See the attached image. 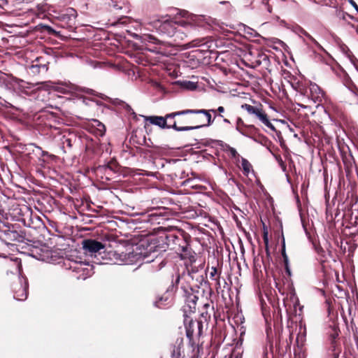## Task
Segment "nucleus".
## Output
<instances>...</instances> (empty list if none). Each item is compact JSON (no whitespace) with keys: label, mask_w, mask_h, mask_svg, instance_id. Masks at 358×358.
I'll return each mask as SVG.
<instances>
[{"label":"nucleus","mask_w":358,"mask_h":358,"mask_svg":"<svg viewBox=\"0 0 358 358\" xmlns=\"http://www.w3.org/2000/svg\"><path fill=\"white\" fill-rule=\"evenodd\" d=\"M162 232L157 236H152L142 241L136 251L132 250L125 254L114 251L110 252V254L116 262H120L129 264L143 259L149 254L166 251L169 248L166 228L162 227Z\"/></svg>","instance_id":"obj_1"},{"label":"nucleus","mask_w":358,"mask_h":358,"mask_svg":"<svg viewBox=\"0 0 358 358\" xmlns=\"http://www.w3.org/2000/svg\"><path fill=\"white\" fill-rule=\"evenodd\" d=\"M169 248L174 250L182 259H189L191 263L196 262L195 252L189 246L190 235L182 229L166 228Z\"/></svg>","instance_id":"obj_2"},{"label":"nucleus","mask_w":358,"mask_h":358,"mask_svg":"<svg viewBox=\"0 0 358 358\" xmlns=\"http://www.w3.org/2000/svg\"><path fill=\"white\" fill-rule=\"evenodd\" d=\"M176 115H195L191 116L187 124L191 125L178 126L177 122L174 121L173 124V129L178 131H189L196 129H199L203 127H209L214 122L210 110L206 109L194 110L187 109L180 111H177Z\"/></svg>","instance_id":"obj_3"},{"label":"nucleus","mask_w":358,"mask_h":358,"mask_svg":"<svg viewBox=\"0 0 358 358\" xmlns=\"http://www.w3.org/2000/svg\"><path fill=\"white\" fill-rule=\"evenodd\" d=\"M182 17H186V20L178 21V24L174 31V36L171 38L176 45H180L181 43L187 38L191 29L196 27H205L206 25L203 16L189 14L184 11Z\"/></svg>","instance_id":"obj_4"},{"label":"nucleus","mask_w":358,"mask_h":358,"mask_svg":"<svg viewBox=\"0 0 358 358\" xmlns=\"http://www.w3.org/2000/svg\"><path fill=\"white\" fill-rule=\"evenodd\" d=\"M150 13V9L148 6L145 10L146 17L144 19V24L157 29L161 34L171 38L174 36V31L178 22L170 20L168 15L151 17Z\"/></svg>","instance_id":"obj_5"},{"label":"nucleus","mask_w":358,"mask_h":358,"mask_svg":"<svg viewBox=\"0 0 358 358\" xmlns=\"http://www.w3.org/2000/svg\"><path fill=\"white\" fill-rule=\"evenodd\" d=\"M184 324L186 330V336L189 339V343L192 348L194 357H198L199 348L194 341V336L200 337L203 331V323L201 321L193 320L189 317L184 318Z\"/></svg>","instance_id":"obj_6"},{"label":"nucleus","mask_w":358,"mask_h":358,"mask_svg":"<svg viewBox=\"0 0 358 358\" xmlns=\"http://www.w3.org/2000/svg\"><path fill=\"white\" fill-rule=\"evenodd\" d=\"M50 59V57L48 55L36 57L31 62V64L29 66V73L34 76L40 73H46L49 68Z\"/></svg>","instance_id":"obj_7"},{"label":"nucleus","mask_w":358,"mask_h":358,"mask_svg":"<svg viewBox=\"0 0 358 358\" xmlns=\"http://www.w3.org/2000/svg\"><path fill=\"white\" fill-rule=\"evenodd\" d=\"M185 305L183 306L184 317H189L187 313H194L196 310V302L199 297L195 294L192 288L189 289H184Z\"/></svg>","instance_id":"obj_8"},{"label":"nucleus","mask_w":358,"mask_h":358,"mask_svg":"<svg viewBox=\"0 0 358 358\" xmlns=\"http://www.w3.org/2000/svg\"><path fill=\"white\" fill-rule=\"evenodd\" d=\"M120 169L121 166L119 163L115 159H111L106 164L96 166L94 169V172L97 176L106 175V179L109 180L112 173L120 172Z\"/></svg>","instance_id":"obj_9"},{"label":"nucleus","mask_w":358,"mask_h":358,"mask_svg":"<svg viewBox=\"0 0 358 358\" xmlns=\"http://www.w3.org/2000/svg\"><path fill=\"white\" fill-rule=\"evenodd\" d=\"M176 112L166 114L165 117L162 116H143L145 121L149 122L152 124L157 125L162 129H170L173 128L171 126L173 124H167L168 120H173L176 116H179V115H175Z\"/></svg>","instance_id":"obj_10"},{"label":"nucleus","mask_w":358,"mask_h":358,"mask_svg":"<svg viewBox=\"0 0 358 358\" xmlns=\"http://www.w3.org/2000/svg\"><path fill=\"white\" fill-rule=\"evenodd\" d=\"M307 96L315 103L320 105L325 98V92L315 83H310Z\"/></svg>","instance_id":"obj_11"},{"label":"nucleus","mask_w":358,"mask_h":358,"mask_svg":"<svg viewBox=\"0 0 358 358\" xmlns=\"http://www.w3.org/2000/svg\"><path fill=\"white\" fill-rule=\"evenodd\" d=\"M76 17L77 11L74 8H68L59 15V19L66 26L71 27L75 24Z\"/></svg>","instance_id":"obj_12"},{"label":"nucleus","mask_w":358,"mask_h":358,"mask_svg":"<svg viewBox=\"0 0 358 358\" xmlns=\"http://www.w3.org/2000/svg\"><path fill=\"white\" fill-rule=\"evenodd\" d=\"M14 298L18 301H24L28 295V287L21 282L13 284Z\"/></svg>","instance_id":"obj_13"},{"label":"nucleus","mask_w":358,"mask_h":358,"mask_svg":"<svg viewBox=\"0 0 358 358\" xmlns=\"http://www.w3.org/2000/svg\"><path fill=\"white\" fill-rule=\"evenodd\" d=\"M83 245L84 250L92 253L99 252L104 248L101 242L92 239L84 240Z\"/></svg>","instance_id":"obj_14"},{"label":"nucleus","mask_w":358,"mask_h":358,"mask_svg":"<svg viewBox=\"0 0 358 358\" xmlns=\"http://www.w3.org/2000/svg\"><path fill=\"white\" fill-rule=\"evenodd\" d=\"M143 217H144V221L150 222L152 224H160L169 218V216L157 215L153 213L143 214Z\"/></svg>","instance_id":"obj_15"},{"label":"nucleus","mask_w":358,"mask_h":358,"mask_svg":"<svg viewBox=\"0 0 358 358\" xmlns=\"http://www.w3.org/2000/svg\"><path fill=\"white\" fill-rule=\"evenodd\" d=\"M236 129L244 136H248V131H255V127L253 125H245L243 120L241 117H238L236 120Z\"/></svg>","instance_id":"obj_16"},{"label":"nucleus","mask_w":358,"mask_h":358,"mask_svg":"<svg viewBox=\"0 0 358 358\" xmlns=\"http://www.w3.org/2000/svg\"><path fill=\"white\" fill-rule=\"evenodd\" d=\"M255 115L266 126L269 128L274 129V127L268 120L267 114L263 110L262 105H260V108L258 109V112H257Z\"/></svg>","instance_id":"obj_17"},{"label":"nucleus","mask_w":358,"mask_h":358,"mask_svg":"<svg viewBox=\"0 0 358 358\" xmlns=\"http://www.w3.org/2000/svg\"><path fill=\"white\" fill-rule=\"evenodd\" d=\"M76 141V138L75 136L68 134L67 136L63 135L61 138V142L62 143V148L64 150V152H66V150H64L65 148H68L71 149L73 146V143H74Z\"/></svg>","instance_id":"obj_18"},{"label":"nucleus","mask_w":358,"mask_h":358,"mask_svg":"<svg viewBox=\"0 0 358 358\" xmlns=\"http://www.w3.org/2000/svg\"><path fill=\"white\" fill-rule=\"evenodd\" d=\"M208 110H210V113H213L214 117H213V119H214V120L216 119L217 117H219L223 118V122H224L227 123V124H231V122L228 119L224 118V113L225 112L224 107L219 106L216 109H213H213H208Z\"/></svg>","instance_id":"obj_19"},{"label":"nucleus","mask_w":358,"mask_h":358,"mask_svg":"<svg viewBox=\"0 0 358 358\" xmlns=\"http://www.w3.org/2000/svg\"><path fill=\"white\" fill-rule=\"evenodd\" d=\"M342 351L341 344L334 343L333 346H330L328 352V358H338Z\"/></svg>","instance_id":"obj_20"},{"label":"nucleus","mask_w":358,"mask_h":358,"mask_svg":"<svg viewBox=\"0 0 358 358\" xmlns=\"http://www.w3.org/2000/svg\"><path fill=\"white\" fill-rule=\"evenodd\" d=\"M153 213L155 215H163V216H169L170 211L169 209L165 207H157L152 208L147 210L145 214Z\"/></svg>","instance_id":"obj_21"},{"label":"nucleus","mask_w":358,"mask_h":358,"mask_svg":"<svg viewBox=\"0 0 358 358\" xmlns=\"http://www.w3.org/2000/svg\"><path fill=\"white\" fill-rule=\"evenodd\" d=\"M83 266H87V264H85L83 262H73L71 264L69 265V268L72 269L73 272L77 273H82V275H85V271L87 269L84 268Z\"/></svg>","instance_id":"obj_22"},{"label":"nucleus","mask_w":358,"mask_h":358,"mask_svg":"<svg viewBox=\"0 0 358 358\" xmlns=\"http://www.w3.org/2000/svg\"><path fill=\"white\" fill-rule=\"evenodd\" d=\"M262 234L266 257L269 259L271 256V252L268 246V231L267 227L264 224H263Z\"/></svg>","instance_id":"obj_23"},{"label":"nucleus","mask_w":358,"mask_h":358,"mask_svg":"<svg viewBox=\"0 0 358 358\" xmlns=\"http://www.w3.org/2000/svg\"><path fill=\"white\" fill-rule=\"evenodd\" d=\"M292 87L301 95L307 96L308 94V87L302 82L297 81L292 83Z\"/></svg>","instance_id":"obj_24"},{"label":"nucleus","mask_w":358,"mask_h":358,"mask_svg":"<svg viewBox=\"0 0 358 358\" xmlns=\"http://www.w3.org/2000/svg\"><path fill=\"white\" fill-rule=\"evenodd\" d=\"M340 330L338 327L334 326L331 327V332H329V337L331 340L330 346H333L334 343L336 344H341L338 338L339 336Z\"/></svg>","instance_id":"obj_25"},{"label":"nucleus","mask_w":358,"mask_h":358,"mask_svg":"<svg viewBox=\"0 0 358 358\" xmlns=\"http://www.w3.org/2000/svg\"><path fill=\"white\" fill-rule=\"evenodd\" d=\"M220 271H218L217 268L215 266H212L210 271V279L211 280H215L216 285L220 287Z\"/></svg>","instance_id":"obj_26"},{"label":"nucleus","mask_w":358,"mask_h":358,"mask_svg":"<svg viewBox=\"0 0 358 358\" xmlns=\"http://www.w3.org/2000/svg\"><path fill=\"white\" fill-rule=\"evenodd\" d=\"M315 3L322 5L328 6L333 8H337L338 6V0H313Z\"/></svg>","instance_id":"obj_27"},{"label":"nucleus","mask_w":358,"mask_h":358,"mask_svg":"<svg viewBox=\"0 0 358 358\" xmlns=\"http://www.w3.org/2000/svg\"><path fill=\"white\" fill-rule=\"evenodd\" d=\"M259 104L258 106H253L248 103L243 104L241 106V108L245 110L249 114L255 115L257 112H258V109L260 108Z\"/></svg>","instance_id":"obj_28"},{"label":"nucleus","mask_w":358,"mask_h":358,"mask_svg":"<svg viewBox=\"0 0 358 358\" xmlns=\"http://www.w3.org/2000/svg\"><path fill=\"white\" fill-rule=\"evenodd\" d=\"M224 150L228 152L231 158L235 159H239L240 155L237 152L236 150L231 147L229 145L226 144Z\"/></svg>","instance_id":"obj_29"},{"label":"nucleus","mask_w":358,"mask_h":358,"mask_svg":"<svg viewBox=\"0 0 358 358\" xmlns=\"http://www.w3.org/2000/svg\"><path fill=\"white\" fill-rule=\"evenodd\" d=\"M241 166L243 168V173L245 176H248L250 171V169L252 168L250 163L246 159L242 158Z\"/></svg>","instance_id":"obj_30"},{"label":"nucleus","mask_w":358,"mask_h":358,"mask_svg":"<svg viewBox=\"0 0 358 358\" xmlns=\"http://www.w3.org/2000/svg\"><path fill=\"white\" fill-rule=\"evenodd\" d=\"M178 117L177 120H173L177 122L178 126H184V125H191L190 124H187L186 122L189 121L190 117H186L185 115L176 116Z\"/></svg>","instance_id":"obj_31"},{"label":"nucleus","mask_w":358,"mask_h":358,"mask_svg":"<svg viewBox=\"0 0 358 358\" xmlns=\"http://www.w3.org/2000/svg\"><path fill=\"white\" fill-rule=\"evenodd\" d=\"M94 122L96 124L97 126V134L99 136L104 135L106 132L105 125L98 120H94Z\"/></svg>","instance_id":"obj_32"},{"label":"nucleus","mask_w":358,"mask_h":358,"mask_svg":"<svg viewBox=\"0 0 358 358\" xmlns=\"http://www.w3.org/2000/svg\"><path fill=\"white\" fill-rule=\"evenodd\" d=\"M207 301H208V300L207 299ZM212 304H213L212 301L203 303V307H202L203 310H210V312H213L214 308L212 306Z\"/></svg>","instance_id":"obj_33"},{"label":"nucleus","mask_w":358,"mask_h":358,"mask_svg":"<svg viewBox=\"0 0 358 358\" xmlns=\"http://www.w3.org/2000/svg\"><path fill=\"white\" fill-rule=\"evenodd\" d=\"M211 313L212 312H210V310L209 311L207 310H202L201 316L204 319L206 322H207L210 318Z\"/></svg>","instance_id":"obj_34"},{"label":"nucleus","mask_w":358,"mask_h":358,"mask_svg":"<svg viewBox=\"0 0 358 358\" xmlns=\"http://www.w3.org/2000/svg\"><path fill=\"white\" fill-rule=\"evenodd\" d=\"M301 33L304 35L306 37H307L311 42L314 43L316 45H319L317 41L311 36L310 35L306 30L301 29Z\"/></svg>","instance_id":"obj_35"},{"label":"nucleus","mask_w":358,"mask_h":358,"mask_svg":"<svg viewBox=\"0 0 358 358\" xmlns=\"http://www.w3.org/2000/svg\"><path fill=\"white\" fill-rule=\"evenodd\" d=\"M204 41V38L202 39H195L189 43L188 46L189 47H194V46H199L200 45L201 43H203Z\"/></svg>","instance_id":"obj_36"},{"label":"nucleus","mask_w":358,"mask_h":358,"mask_svg":"<svg viewBox=\"0 0 358 358\" xmlns=\"http://www.w3.org/2000/svg\"><path fill=\"white\" fill-rule=\"evenodd\" d=\"M184 86L189 90H194L196 87V84L191 81L184 82Z\"/></svg>","instance_id":"obj_37"},{"label":"nucleus","mask_w":358,"mask_h":358,"mask_svg":"<svg viewBox=\"0 0 358 358\" xmlns=\"http://www.w3.org/2000/svg\"><path fill=\"white\" fill-rule=\"evenodd\" d=\"M121 105L126 109V110L127 112H131V114L134 115V117H136V113H134V111L133 110V109L131 108L130 106H129L127 103H126L124 101H121Z\"/></svg>","instance_id":"obj_38"},{"label":"nucleus","mask_w":358,"mask_h":358,"mask_svg":"<svg viewBox=\"0 0 358 358\" xmlns=\"http://www.w3.org/2000/svg\"><path fill=\"white\" fill-rule=\"evenodd\" d=\"M281 253H282V258H283V261L285 260H288V257L286 254V252H285V240L283 239L282 241V251H281Z\"/></svg>","instance_id":"obj_39"},{"label":"nucleus","mask_w":358,"mask_h":358,"mask_svg":"<svg viewBox=\"0 0 358 358\" xmlns=\"http://www.w3.org/2000/svg\"><path fill=\"white\" fill-rule=\"evenodd\" d=\"M283 262H284L285 272L287 273V274L289 276H290L291 275V271H290V268H289V259L287 260V261L284 260Z\"/></svg>","instance_id":"obj_40"},{"label":"nucleus","mask_w":358,"mask_h":358,"mask_svg":"<svg viewBox=\"0 0 358 358\" xmlns=\"http://www.w3.org/2000/svg\"><path fill=\"white\" fill-rule=\"evenodd\" d=\"M148 38L150 42H152L153 43H158V42H159V40L157 39L155 36H153L152 35H148Z\"/></svg>","instance_id":"obj_41"},{"label":"nucleus","mask_w":358,"mask_h":358,"mask_svg":"<svg viewBox=\"0 0 358 358\" xmlns=\"http://www.w3.org/2000/svg\"><path fill=\"white\" fill-rule=\"evenodd\" d=\"M353 336H354V339H355V343H356V345H357V348L358 350V329H356L354 331Z\"/></svg>","instance_id":"obj_42"},{"label":"nucleus","mask_w":358,"mask_h":358,"mask_svg":"<svg viewBox=\"0 0 358 358\" xmlns=\"http://www.w3.org/2000/svg\"><path fill=\"white\" fill-rule=\"evenodd\" d=\"M229 358H241V355L239 352L233 351Z\"/></svg>","instance_id":"obj_43"},{"label":"nucleus","mask_w":358,"mask_h":358,"mask_svg":"<svg viewBox=\"0 0 358 358\" xmlns=\"http://www.w3.org/2000/svg\"><path fill=\"white\" fill-rule=\"evenodd\" d=\"M278 161L280 166L282 167V169L285 171L286 169V165L285 164V162L282 161L280 156H279V159H278Z\"/></svg>","instance_id":"obj_44"},{"label":"nucleus","mask_w":358,"mask_h":358,"mask_svg":"<svg viewBox=\"0 0 358 358\" xmlns=\"http://www.w3.org/2000/svg\"><path fill=\"white\" fill-rule=\"evenodd\" d=\"M82 101L86 104L88 105L90 103L93 102L94 101L92 99H87V98H83Z\"/></svg>","instance_id":"obj_45"},{"label":"nucleus","mask_w":358,"mask_h":358,"mask_svg":"<svg viewBox=\"0 0 358 358\" xmlns=\"http://www.w3.org/2000/svg\"><path fill=\"white\" fill-rule=\"evenodd\" d=\"M42 156H48V157H49L50 158H51V159H53V158H55V155H50V154H49L48 152H46V151H43V152H42Z\"/></svg>","instance_id":"obj_46"},{"label":"nucleus","mask_w":358,"mask_h":358,"mask_svg":"<svg viewBox=\"0 0 358 358\" xmlns=\"http://www.w3.org/2000/svg\"><path fill=\"white\" fill-rule=\"evenodd\" d=\"M248 131V134L249 137H252V136L253 134H255L257 133V129L255 128V131H250V130H247Z\"/></svg>","instance_id":"obj_47"},{"label":"nucleus","mask_w":358,"mask_h":358,"mask_svg":"<svg viewBox=\"0 0 358 358\" xmlns=\"http://www.w3.org/2000/svg\"><path fill=\"white\" fill-rule=\"evenodd\" d=\"M162 298H161L159 301H156V306L159 308H162Z\"/></svg>","instance_id":"obj_48"},{"label":"nucleus","mask_w":358,"mask_h":358,"mask_svg":"<svg viewBox=\"0 0 358 358\" xmlns=\"http://www.w3.org/2000/svg\"><path fill=\"white\" fill-rule=\"evenodd\" d=\"M349 2L353 7H355L357 10H358V6L353 0H350Z\"/></svg>","instance_id":"obj_49"},{"label":"nucleus","mask_w":358,"mask_h":358,"mask_svg":"<svg viewBox=\"0 0 358 358\" xmlns=\"http://www.w3.org/2000/svg\"><path fill=\"white\" fill-rule=\"evenodd\" d=\"M197 271V269L194 267H193L192 265H191V268H188V272L190 273H196Z\"/></svg>","instance_id":"obj_50"},{"label":"nucleus","mask_w":358,"mask_h":358,"mask_svg":"<svg viewBox=\"0 0 358 358\" xmlns=\"http://www.w3.org/2000/svg\"><path fill=\"white\" fill-rule=\"evenodd\" d=\"M55 90L58 91V92H62V93L65 92L64 89L63 87H57L55 88Z\"/></svg>","instance_id":"obj_51"},{"label":"nucleus","mask_w":358,"mask_h":358,"mask_svg":"<svg viewBox=\"0 0 358 358\" xmlns=\"http://www.w3.org/2000/svg\"><path fill=\"white\" fill-rule=\"evenodd\" d=\"M180 275H179V274H178V275H176V280H175V283H176V285H178V282H179V281H180Z\"/></svg>","instance_id":"obj_52"},{"label":"nucleus","mask_w":358,"mask_h":358,"mask_svg":"<svg viewBox=\"0 0 358 358\" xmlns=\"http://www.w3.org/2000/svg\"><path fill=\"white\" fill-rule=\"evenodd\" d=\"M354 224H355V225H358V217H355V222H354Z\"/></svg>","instance_id":"obj_53"},{"label":"nucleus","mask_w":358,"mask_h":358,"mask_svg":"<svg viewBox=\"0 0 358 358\" xmlns=\"http://www.w3.org/2000/svg\"><path fill=\"white\" fill-rule=\"evenodd\" d=\"M336 13H338V15L342 14V15H344L343 12H342V11H341V10H336Z\"/></svg>","instance_id":"obj_54"},{"label":"nucleus","mask_w":358,"mask_h":358,"mask_svg":"<svg viewBox=\"0 0 358 358\" xmlns=\"http://www.w3.org/2000/svg\"><path fill=\"white\" fill-rule=\"evenodd\" d=\"M11 233L13 234V237H15V235L17 234L16 231H11Z\"/></svg>","instance_id":"obj_55"},{"label":"nucleus","mask_w":358,"mask_h":358,"mask_svg":"<svg viewBox=\"0 0 358 358\" xmlns=\"http://www.w3.org/2000/svg\"><path fill=\"white\" fill-rule=\"evenodd\" d=\"M59 3L64 2L65 0H58Z\"/></svg>","instance_id":"obj_56"},{"label":"nucleus","mask_w":358,"mask_h":358,"mask_svg":"<svg viewBox=\"0 0 358 358\" xmlns=\"http://www.w3.org/2000/svg\"><path fill=\"white\" fill-rule=\"evenodd\" d=\"M175 352H176V350H175V349H173V355H174Z\"/></svg>","instance_id":"obj_57"},{"label":"nucleus","mask_w":358,"mask_h":358,"mask_svg":"<svg viewBox=\"0 0 358 358\" xmlns=\"http://www.w3.org/2000/svg\"><path fill=\"white\" fill-rule=\"evenodd\" d=\"M220 3H226L227 2H225V1H221Z\"/></svg>","instance_id":"obj_58"},{"label":"nucleus","mask_w":358,"mask_h":358,"mask_svg":"<svg viewBox=\"0 0 358 358\" xmlns=\"http://www.w3.org/2000/svg\"><path fill=\"white\" fill-rule=\"evenodd\" d=\"M264 0H262V2H263V3H264Z\"/></svg>","instance_id":"obj_59"}]
</instances>
